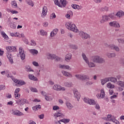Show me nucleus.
Here are the masks:
<instances>
[{
	"instance_id": "f257e3e1",
	"label": "nucleus",
	"mask_w": 124,
	"mask_h": 124,
	"mask_svg": "<svg viewBox=\"0 0 124 124\" xmlns=\"http://www.w3.org/2000/svg\"><path fill=\"white\" fill-rule=\"evenodd\" d=\"M92 61L94 63H104L105 62V60L102 58L101 57L98 55H94L92 56Z\"/></svg>"
},
{
	"instance_id": "f03ea898",
	"label": "nucleus",
	"mask_w": 124,
	"mask_h": 124,
	"mask_svg": "<svg viewBox=\"0 0 124 124\" xmlns=\"http://www.w3.org/2000/svg\"><path fill=\"white\" fill-rule=\"evenodd\" d=\"M65 26L69 31H74V32H77V31H78L77 27H76L75 24L72 23V22L67 23L65 24Z\"/></svg>"
},
{
	"instance_id": "7ed1b4c3",
	"label": "nucleus",
	"mask_w": 124,
	"mask_h": 124,
	"mask_svg": "<svg viewBox=\"0 0 124 124\" xmlns=\"http://www.w3.org/2000/svg\"><path fill=\"white\" fill-rule=\"evenodd\" d=\"M16 104L19 105L20 106H22V105H24V104H29V101L28 100L24 99V98H20L18 99L17 101H16Z\"/></svg>"
},
{
	"instance_id": "20e7f679",
	"label": "nucleus",
	"mask_w": 124,
	"mask_h": 124,
	"mask_svg": "<svg viewBox=\"0 0 124 124\" xmlns=\"http://www.w3.org/2000/svg\"><path fill=\"white\" fill-rule=\"evenodd\" d=\"M75 77L79 80H90V77L87 75H76Z\"/></svg>"
},
{
	"instance_id": "39448f33",
	"label": "nucleus",
	"mask_w": 124,
	"mask_h": 124,
	"mask_svg": "<svg viewBox=\"0 0 124 124\" xmlns=\"http://www.w3.org/2000/svg\"><path fill=\"white\" fill-rule=\"evenodd\" d=\"M83 100L84 102L87 103L88 104H90V105H95V102H94V100L90 99L89 98H84Z\"/></svg>"
},
{
	"instance_id": "423d86ee",
	"label": "nucleus",
	"mask_w": 124,
	"mask_h": 124,
	"mask_svg": "<svg viewBox=\"0 0 124 124\" xmlns=\"http://www.w3.org/2000/svg\"><path fill=\"white\" fill-rule=\"evenodd\" d=\"M79 35L80 36L82 37L83 39H88V38H91V36H90V34L85 33L83 32V31L79 32Z\"/></svg>"
},
{
	"instance_id": "0eeeda50",
	"label": "nucleus",
	"mask_w": 124,
	"mask_h": 124,
	"mask_svg": "<svg viewBox=\"0 0 124 124\" xmlns=\"http://www.w3.org/2000/svg\"><path fill=\"white\" fill-rule=\"evenodd\" d=\"M109 26H110V27H112L113 28H121L120 24L116 21L109 22Z\"/></svg>"
},
{
	"instance_id": "6e6552de",
	"label": "nucleus",
	"mask_w": 124,
	"mask_h": 124,
	"mask_svg": "<svg viewBox=\"0 0 124 124\" xmlns=\"http://www.w3.org/2000/svg\"><path fill=\"white\" fill-rule=\"evenodd\" d=\"M19 54L20 55V58L22 61H24L26 59V55H25V51L23 50L22 47H19Z\"/></svg>"
},
{
	"instance_id": "1a4fd4ad",
	"label": "nucleus",
	"mask_w": 124,
	"mask_h": 124,
	"mask_svg": "<svg viewBox=\"0 0 124 124\" xmlns=\"http://www.w3.org/2000/svg\"><path fill=\"white\" fill-rule=\"evenodd\" d=\"M60 5H59V7L62 8V7H65L67 4L68 3V1L66 0H60Z\"/></svg>"
},
{
	"instance_id": "9d476101",
	"label": "nucleus",
	"mask_w": 124,
	"mask_h": 124,
	"mask_svg": "<svg viewBox=\"0 0 124 124\" xmlns=\"http://www.w3.org/2000/svg\"><path fill=\"white\" fill-rule=\"evenodd\" d=\"M114 119H116V117H114V116H112L111 114H108L107 118H106V121H107L108 122H115Z\"/></svg>"
},
{
	"instance_id": "9b49d317",
	"label": "nucleus",
	"mask_w": 124,
	"mask_h": 124,
	"mask_svg": "<svg viewBox=\"0 0 124 124\" xmlns=\"http://www.w3.org/2000/svg\"><path fill=\"white\" fill-rule=\"evenodd\" d=\"M108 17L109 16H102L103 19L100 20V23L101 24H104L105 22H107V21H109V20H110V18Z\"/></svg>"
},
{
	"instance_id": "f8f14e48",
	"label": "nucleus",
	"mask_w": 124,
	"mask_h": 124,
	"mask_svg": "<svg viewBox=\"0 0 124 124\" xmlns=\"http://www.w3.org/2000/svg\"><path fill=\"white\" fill-rule=\"evenodd\" d=\"M54 117L56 120H58V118H63L64 116L63 114L61 112H56L54 114Z\"/></svg>"
},
{
	"instance_id": "ddd939ff",
	"label": "nucleus",
	"mask_w": 124,
	"mask_h": 124,
	"mask_svg": "<svg viewBox=\"0 0 124 124\" xmlns=\"http://www.w3.org/2000/svg\"><path fill=\"white\" fill-rule=\"evenodd\" d=\"M74 96L77 99L78 101H79L80 98L81 97V95L78 93L77 90H75L74 91Z\"/></svg>"
},
{
	"instance_id": "4468645a",
	"label": "nucleus",
	"mask_w": 124,
	"mask_h": 124,
	"mask_svg": "<svg viewBox=\"0 0 124 124\" xmlns=\"http://www.w3.org/2000/svg\"><path fill=\"white\" fill-rule=\"evenodd\" d=\"M6 49L8 52H16V47L14 46H7Z\"/></svg>"
},
{
	"instance_id": "2eb2a0df",
	"label": "nucleus",
	"mask_w": 124,
	"mask_h": 124,
	"mask_svg": "<svg viewBox=\"0 0 124 124\" xmlns=\"http://www.w3.org/2000/svg\"><path fill=\"white\" fill-rule=\"evenodd\" d=\"M109 81H110V78H106L104 79H101V83L103 86H104L106 83H107V82H109Z\"/></svg>"
},
{
	"instance_id": "dca6fc26",
	"label": "nucleus",
	"mask_w": 124,
	"mask_h": 124,
	"mask_svg": "<svg viewBox=\"0 0 124 124\" xmlns=\"http://www.w3.org/2000/svg\"><path fill=\"white\" fill-rule=\"evenodd\" d=\"M60 68H62V69H71V68H70V66H69L68 65H59Z\"/></svg>"
},
{
	"instance_id": "f3484780",
	"label": "nucleus",
	"mask_w": 124,
	"mask_h": 124,
	"mask_svg": "<svg viewBox=\"0 0 124 124\" xmlns=\"http://www.w3.org/2000/svg\"><path fill=\"white\" fill-rule=\"evenodd\" d=\"M47 60H55V55L50 53H47Z\"/></svg>"
},
{
	"instance_id": "a211bd4d",
	"label": "nucleus",
	"mask_w": 124,
	"mask_h": 124,
	"mask_svg": "<svg viewBox=\"0 0 124 124\" xmlns=\"http://www.w3.org/2000/svg\"><path fill=\"white\" fill-rule=\"evenodd\" d=\"M28 77L30 80H32V81H38L37 78L34 77V76L32 74H29Z\"/></svg>"
},
{
	"instance_id": "6ab92c4d",
	"label": "nucleus",
	"mask_w": 124,
	"mask_h": 124,
	"mask_svg": "<svg viewBox=\"0 0 124 124\" xmlns=\"http://www.w3.org/2000/svg\"><path fill=\"white\" fill-rule=\"evenodd\" d=\"M109 48L112 49V50H115L116 52H120V48L117 46L115 45L109 46Z\"/></svg>"
},
{
	"instance_id": "aec40b11",
	"label": "nucleus",
	"mask_w": 124,
	"mask_h": 124,
	"mask_svg": "<svg viewBox=\"0 0 124 124\" xmlns=\"http://www.w3.org/2000/svg\"><path fill=\"white\" fill-rule=\"evenodd\" d=\"M71 58H72V54H71V53H68L65 56V61L68 62L69 61H70Z\"/></svg>"
},
{
	"instance_id": "412c9836",
	"label": "nucleus",
	"mask_w": 124,
	"mask_h": 124,
	"mask_svg": "<svg viewBox=\"0 0 124 124\" xmlns=\"http://www.w3.org/2000/svg\"><path fill=\"white\" fill-rule=\"evenodd\" d=\"M62 73L64 76H66V77H72V75L71 74L65 71H62Z\"/></svg>"
},
{
	"instance_id": "4be33fe9",
	"label": "nucleus",
	"mask_w": 124,
	"mask_h": 124,
	"mask_svg": "<svg viewBox=\"0 0 124 124\" xmlns=\"http://www.w3.org/2000/svg\"><path fill=\"white\" fill-rule=\"evenodd\" d=\"M7 57L11 63H13L14 62L13 59H12V55H11L10 53H8Z\"/></svg>"
},
{
	"instance_id": "5701e85b",
	"label": "nucleus",
	"mask_w": 124,
	"mask_h": 124,
	"mask_svg": "<svg viewBox=\"0 0 124 124\" xmlns=\"http://www.w3.org/2000/svg\"><path fill=\"white\" fill-rule=\"evenodd\" d=\"M29 52L31 54H32L33 55H37L38 54V51L34 49L29 50Z\"/></svg>"
},
{
	"instance_id": "b1692460",
	"label": "nucleus",
	"mask_w": 124,
	"mask_h": 124,
	"mask_svg": "<svg viewBox=\"0 0 124 124\" xmlns=\"http://www.w3.org/2000/svg\"><path fill=\"white\" fill-rule=\"evenodd\" d=\"M32 110L34 111H37V110H39V109H41V106L40 105H37L34 107L32 108Z\"/></svg>"
},
{
	"instance_id": "393cba45",
	"label": "nucleus",
	"mask_w": 124,
	"mask_h": 124,
	"mask_svg": "<svg viewBox=\"0 0 124 124\" xmlns=\"http://www.w3.org/2000/svg\"><path fill=\"white\" fill-rule=\"evenodd\" d=\"M115 16H117V17H122V16H124V12L122 11H120L116 13Z\"/></svg>"
},
{
	"instance_id": "a878e982",
	"label": "nucleus",
	"mask_w": 124,
	"mask_h": 124,
	"mask_svg": "<svg viewBox=\"0 0 124 124\" xmlns=\"http://www.w3.org/2000/svg\"><path fill=\"white\" fill-rule=\"evenodd\" d=\"M53 89H54L55 91H61V86L55 84L54 85Z\"/></svg>"
},
{
	"instance_id": "bb28decb",
	"label": "nucleus",
	"mask_w": 124,
	"mask_h": 124,
	"mask_svg": "<svg viewBox=\"0 0 124 124\" xmlns=\"http://www.w3.org/2000/svg\"><path fill=\"white\" fill-rule=\"evenodd\" d=\"M86 63L88 64V66H89V67H91V68L95 67V64H94L93 62H89V60H88V62H86Z\"/></svg>"
},
{
	"instance_id": "cd10ccee",
	"label": "nucleus",
	"mask_w": 124,
	"mask_h": 124,
	"mask_svg": "<svg viewBox=\"0 0 124 124\" xmlns=\"http://www.w3.org/2000/svg\"><path fill=\"white\" fill-rule=\"evenodd\" d=\"M8 21L10 22V27L11 28V29H16V25L14 24L13 23H12L9 18L8 19Z\"/></svg>"
},
{
	"instance_id": "c85d7f7f",
	"label": "nucleus",
	"mask_w": 124,
	"mask_h": 124,
	"mask_svg": "<svg viewBox=\"0 0 124 124\" xmlns=\"http://www.w3.org/2000/svg\"><path fill=\"white\" fill-rule=\"evenodd\" d=\"M82 57L83 60L85 61V62H89V59H88V58L87 57V56H86V54H85V53H82Z\"/></svg>"
},
{
	"instance_id": "c756f323",
	"label": "nucleus",
	"mask_w": 124,
	"mask_h": 124,
	"mask_svg": "<svg viewBox=\"0 0 124 124\" xmlns=\"http://www.w3.org/2000/svg\"><path fill=\"white\" fill-rule=\"evenodd\" d=\"M66 105L68 109H69V110H71V109L73 108V106H72V105H71V104L69 102H66Z\"/></svg>"
},
{
	"instance_id": "7c9ffc66",
	"label": "nucleus",
	"mask_w": 124,
	"mask_h": 124,
	"mask_svg": "<svg viewBox=\"0 0 124 124\" xmlns=\"http://www.w3.org/2000/svg\"><path fill=\"white\" fill-rule=\"evenodd\" d=\"M14 115H16V116H23L24 114L21 112V111H20L19 110H17L15 112Z\"/></svg>"
},
{
	"instance_id": "2f4dec72",
	"label": "nucleus",
	"mask_w": 124,
	"mask_h": 124,
	"mask_svg": "<svg viewBox=\"0 0 124 124\" xmlns=\"http://www.w3.org/2000/svg\"><path fill=\"white\" fill-rule=\"evenodd\" d=\"M1 35H2L3 37L4 38V39H6V40H8L9 39V38L8 37V36L5 34V32L4 31L1 32Z\"/></svg>"
},
{
	"instance_id": "473e14b6",
	"label": "nucleus",
	"mask_w": 124,
	"mask_h": 124,
	"mask_svg": "<svg viewBox=\"0 0 124 124\" xmlns=\"http://www.w3.org/2000/svg\"><path fill=\"white\" fill-rule=\"evenodd\" d=\"M105 96V92H104V89H101V93L100 94V97L101 98H103Z\"/></svg>"
},
{
	"instance_id": "72a5a7b5",
	"label": "nucleus",
	"mask_w": 124,
	"mask_h": 124,
	"mask_svg": "<svg viewBox=\"0 0 124 124\" xmlns=\"http://www.w3.org/2000/svg\"><path fill=\"white\" fill-rule=\"evenodd\" d=\"M65 87L67 88H70L72 86V82H66L64 83Z\"/></svg>"
},
{
	"instance_id": "f704fd0d",
	"label": "nucleus",
	"mask_w": 124,
	"mask_h": 124,
	"mask_svg": "<svg viewBox=\"0 0 124 124\" xmlns=\"http://www.w3.org/2000/svg\"><path fill=\"white\" fill-rule=\"evenodd\" d=\"M25 68L27 72H31V71L33 72L34 71L33 70L31 69V66H30L29 65L26 66Z\"/></svg>"
},
{
	"instance_id": "c9c22d12",
	"label": "nucleus",
	"mask_w": 124,
	"mask_h": 124,
	"mask_svg": "<svg viewBox=\"0 0 124 124\" xmlns=\"http://www.w3.org/2000/svg\"><path fill=\"white\" fill-rule=\"evenodd\" d=\"M116 16V15H115V14L114 13H111L108 15V17L110 18V19H112V20H114V19L116 18V16Z\"/></svg>"
},
{
	"instance_id": "e433bc0d",
	"label": "nucleus",
	"mask_w": 124,
	"mask_h": 124,
	"mask_svg": "<svg viewBox=\"0 0 124 124\" xmlns=\"http://www.w3.org/2000/svg\"><path fill=\"white\" fill-rule=\"evenodd\" d=\"M107 88L108 89H114L115 88V86L114 85H112L110 82H108L107 85Z\"/></svg>"
},
{
	"instance_id": "4c0bfd02",
	"label": "nucleus",
	"mask_w": 124,
	"mask_h": 124,
	"mask_svg": "<svg viewBox=\"0 0 124 124\" xmlns=\"http://www.w3.org/2000/svg\"><path fill=\"white\" fill-rule=\"evenodd\" d=\"M107 56L108 58H114L116 57V54L113 53H108Z\"/></svg>"
},
{
	"instance_id": "58836bf2",
	"label": "nucleus",
	"mask_w": 124,
	"mask_h": 124,
	"mask_svg": "<svg viewBox=\"0 0 124 124\" xmlns=\"http://www.w3.org/2000/svg\"><path fill=\"white\" fill-rule=\"evenodd\" d=\"M109 78V80L111 82H113V83H116V82L117 81V78H114V77H110Z\"/></svg>"
},
{
	"instance_id": "ea45409f",
	"label": "nucleus",
	"mask_w": 124,
	"mask_h": 124,
	"mask_svg": "<svg viewBox=\"0 0 124 124\" xmlns=\"http://www.w3.org/2000/svg\"><path fill=\"white\" fill-rule=\"evenodd\" d=\"M117 84H118V85H119V86H121V87L124 88V82L122 81H119L117 82Z\"/></svg>"
},
{
	"instance_id": "a19ab883",
	"label": "nucleus",
	"mask_w": 124,
	"mask_h": 124,
	"mask_svg": "<svg viewBox=\"0 0 124 124\" xmlns=\"http://www.w3.org/2000/svg\"><path fill=\"white\" fill-rule=\"evenodd\" d=\"M117 84H118V85H119V86H121V87L124 88V82L122 81H119L117 82Z\"/></svg>"
},
{
	"instance_id": "79ce46f5",
	"label": "nucleus",
	"mask_w": 124,
	"mask_h": 124,
	"mask_svg": "<svg viewBox=\"0 0 124 124\" xmlns=\"http://www.w3.org/2000/svg\"><path fill=\"white\" fill-rule=\"evenodd\" d=\"M41 35L44 36V35H47V32L44 30H41L40 31Z\"/></svg>"
},
{
	"instance_id": "37998d69",
	"label": "nucleus",
	"mask_w": 124,
	"mask_h": 124,
	"mask_svg": "<svg viewBox=\"0 0 124 124\" xmlns=\"http://www.w3.org/2000/svg\"><path fill=\"white\" fill-rule=\"evenodd\" d=\"M18 85H26V82L24 81V80H19L18 82Z\"/></svg>"
},
{
	"instance_id": "c03bdc74",
	"label": "nucleus",
	"mask_w": 124,
	"mask_h": 124,
	"mask_svg": "<svg viewBox=\"0 0 124 124\" xmlns=\"http://www.w3.org/2000/svg\"><path fill=\"white\" fill-rule=\"evenodd\" d=\"M56 17V14H55V13H53L50 16V19L51 20H53V19H55Z\"/></svg>"
},
{
	"instance_id": "a18cd8bd",
	"label": "nucleus",
	"mask_w": 124,
	"mask_h": 124,
	"mask_svg": "<svg viewBox=\"0 0 124 124\" xmlns=\"http://www.w3.org/2000/svg\"><path fill=\"white\" fill-rule=\"evenodd\" d=\"M27 3L29 5H31V6H33V2L31 0H28Z\"/></svg>"
},
{
	"instance_id": "49530a36",
	"label": "nucleus",
	"mask_w": 124,
	"mask_h": 124,
	"mask_svg": "<svg viewBox=\"0 0 124 124\" xmlns=\"http://www.w3.org/2000/svg\"><path fill=\"white\" fill-rule=\"evenodd\" d=\"M70 47L72 49H74V50H77L78 49V46L75 45H72L70 46Z\"/></svg>"
},
{
	"instance_id": "de8ad7c7",
	"label": "nucleus",
	"mask_w": 124,
	"mask_h": 124,
	"mask_svg": "<svg viewBox=\"0 0 124 124\" xmlns=\"http://www.w3.org/2000/svg\"><path fill=\"white\" fill-rule=\"evenodd\" d=\"M117 41H118L119 43L121 44H124V39L122 38L117 39Z\"/></svg>"
},
{
	"instance_id": "09e8293b",
	"label": "nucleus",
	"mask_w": 124,
	"mask_h": 124,
	"mask_svg": "<svg viewBox=\"0 0 124 124\" xmlns=\"http://www.w3.org/2000/svg\"><path fill=\"white\" fill-rule=\"evenodd\" d=\"M30 90L31 92H32L33 93H37V89L35 88L31 87L30 88Z\"/></svg>"
},
{
	"instance_id": "8fccbe9b",
	"label": "nucleus",
	"mask_w": 124,
	"mask_h": 124,
	"mask_svg": "<svg viewBox=\"0 0 124 124\" xmlns=\"http://www.w3.org/2000/svg\"><path fill=\"white\" fill-rule=\"evenodd\" d=\"M31 46H36V43L35 42V41L34 40H31Z\"/></svg>"
},
{
	"instance_id": "3c124183",
	"label": "nucleus",
	"mask_w": 124,
	"mask_h": 124,
	"mask_svg": "<svg viewBox=\"0 0 124 124\" xmlns=\"http://www.w3.org/2000/svg\"><path fill=\"white\" fill-rule=\"evenodd\" d=\"M108 7H105L100 9V11H108Z\"/></svg>"
},
{
	"instance_id": "603ef678",
	"label": "nucleus",
	"mask_w": 124,
	"mask_h": 124,
	"mask_svg": "<svg viewBox=\"0 0 124 124\" xmlns=\"http://www.w3.org/2000/svg\"><path fill=\"white\" fill-rule=\"evenodd\" d=\"M54 2H55V4L56 5H58V6H59V7H60V5L61 3H60V2H59V0H54Z\"/></svg>"
},
{
	"instance_id": "864d4df0",
	"label": "nucleus",
	"mask_w": 124,
	"mask_h": 124,
	"mask_svg": "<svg viewBox=\"0 0 124 124\" xmlns=\"http://www.w3.org/2000/svg\"><path fill=\"white\" fill-rule=\"evenodd\" d=\"M58 109H60V107H59L58 106H54L53 107V110L54 111L58 110Z\"/></svg>"
},
{
	"instance_id": "5fc2aeb1",
	"label": "nucleus",
	"mask_w": 124,
	"mask_h": 124,
	"mask_svg": "<svg viewBox=\"0 0 124 124\" xmlns=\"http://www.w3.org/2000/svg\"><path fill=\"white\" fill-rule=\"evenodd\" d=\"M46 15H47V13H46V12L45 11H44L43 10L42 13V14H41L42 17H43V16H46Z\"/></svg>"
},
{
	"instance_id": "6e6d98bb",
	"label": "nucleus",
	"mask_w": 124,
	"mask_h": 124,
	"mask_svg": "<svg viewBox=\"0 0 124 124\" xmlns=\"http://www.w3.org/2000/svg\"><path fill=\"white\" fill-rule=\"evenodd\" d=\"M46 99L47 100V101H50V100H52V98L49 96H46L45 97Z\"/></svg>"
},
{
	"instance_id": "4d7b16f0",
	"label": "nucleus",
	"mask_w": 124,
	"mask_h": 124,
	"mask_svg": "<svg viewBox=\"0 0 124 124\" xmlns=\"http://www.w3.org/2000/svg\"><path fill=\"white\" fill-rule=\"evenodd\" d=\"M54 60H55V62H60V61H61V58L56 56L55 55V58H54Z\"/></svg>"
},
{
	"instance_id": "13d9d810",
	"label": "nucleus",
	"mask_w": 124,
	"mask_h": 124,
	"mask_svg": "<svg viewBox=\"0 0 124 124\" xmlns=\"http://www.w3.org/2000/svg\"><path fill=\"white\" fill-rule=\"evenodd\" d=\"M120 63L124 66V59H121L120 61Z\"/></svg>"
},
{
	"instance_id": "bf43d9fd",
	"label": "nucleus",
	"mask_w": 124,
	"mask_h": 124,
	"mask_svg": "<svg viewBox=\"0 0 124 124\" xmlns=\"http://www.w3.org/2000/svg\"><path fill=\"white\" fill-rule=\"evenodd\" d=\"M43 10H44V11H45L46 13L47 12H48V10L47 9V7L46 6L43 7Z\"/></svg>"
},
{
	"instance_id": "052dcab7",
	"label": "nucleus",
	"mask_w": 124,
	"mask_h": 124,
	"mask_svg": "<svg viewBox=\"0 0 124 124\" xmlns=\"http://www.w3.org/2000/svg\"><path fill=\"white\" fill-rule=\"evenodd\" d=\"M11 13H12V14H18V12L16 10H12L11 11Z\"/></svg>"
},
{
	"instance_id": "680f3d73",
	"label": "nucleus",
	"mask_w": 124,
	"mask_h": 124,
	"mask_svg": "<svg viewBox=\"0 0 124 124\" xmlns=\"http://www.w3.org/2000/svg\"><path fill=\"white\" fill-rule=\"evenodd\" d=\"M39 119L42 120V119H44V114H42L38 116Z\"/></svg>"
},
{
	"instance_id": "e2e57ef3",
	"label": "nucleus",
	"mask_w": 124,
	"mask_h": 124,
	"mask_svg": "<svg viewBox=\"0 0 124 124\" xmlns=\"http://www.w3.org/2000/svg\"><path fill=\"white\" fill-rule=\"evenodd\" d=\"M91 85H93V82H92V81H88L86 83V86H90Z\"/></svg>"
},
{
	"instance_id": "0e129e2a",
	"label": "nucleus",
	"mask_w": 124,
	"mask_h": 124,
	"mask_svg": "<svg viewBox=\"0 0 124 124\" xmlns=\"http://www.w3.org/2000/svg\"><path fill=\"white\" fill-rule=\"evenodd\" d=\"M32 64H33V65H34V66H39V64L38 63L36 62H32Z\"/></svg>"
},
{
	"instance_id": "69168bd1",
	"label": "nucleus",
	"mask_w": 124,
	"mask_h": 124,
	"mask_svg": "<svg viewBox=\"0 0 124 124\" xmlns=\"http://www.w3.org/2000/svg\"><path fill=\"white\" fill-rule=\"evenodd\" d=\"M20 88H16V89L15 91V93L16 94V93L18 94V93H19L20 91Z\"/></svg>"
},
{
	"instance_id": "338daca9",
	"label": "nucleus",
	"mask_w": 124,
	"mask_h": 124,
	"mask_svg": "<svg viewBox=\"0 0 124 124\" xmlns=\"http://www.w3.org/2000/svg\"><path fill=\"white\" fill-rule=\"evenodd\" d=\"M41 94H42V95H43L44 96H45V97L46 96V92H45L42 91L41 92Z\"/></svg>"
},
{
	"instance_id": "774afa93",
	"label": "nucleus",
	"mask_w": 124,
	"mask_h": 124,
	"mask_svg": "<svg viewBox=\"0 0 124 124\" xmlns=\"http://www.w3.org/2000/svg\"><path fill=\"white\" fill-rule=\"evenodd\" d=\"M77 6V4H72V7L74 9H76V7Z\"/></svg>"
}]
</instances>
